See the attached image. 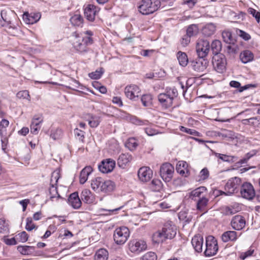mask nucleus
<instances>
[{"label": "nucleus", "instance_id": "1", "mask_svg": "<svg viewBox=\"0 0 260 260\" xmlns=\"http://www.w3.org/2000/svg\"><path fill=\"white\" fill-rule=\"evenodd\" d=\"M93 35L91 31L87 30L81 34V36L76 35L72 39L74 48L80 52L87 51V46L92 44L93 41L90 37Z\"/></svg>", "mask_w": 260, "mask_h": 260}, {"label": "nucleus", "instance_id": "2", "mask_svg": "<svg viewBox=\"0 0 260 260\" xmlns=\"http://www.w3.org/2000/svg\"><path fill=\"white\" fill-rule=\"evenodd\" d=\"M178 95V92L175 88H167L166 92L158 95V100L162 107L165 109L171 107L174 99Z\"/></svg>", "mask_w": 260, "mask_h": 260}, {"label": "nucleus", "instance_id": "3", "mask_svg": "<svg viewBox=\"0 0 260 260\" xmlns=\"http://www.w3.org/2000/svg\"><path fill=\"white\" fill-rule=\"evenodd\" d=\"M160 4L159 0H142L138 3V9L141 14L148 15L156 11Z\"/></svg>", "mask_w": 260, "mask_h": 260}, {"label": "nucleus", "instance_id": "4", "mask_svg": "<svg viewBox=\"0 0 260 260\" xmlns=\"http://www.w3.org/2000/svg\"><path fill=\"white\" fill-rule=\"evenodd\" d=\"M129 235V230L127 227L123 226L117 228L114 232V241L117 245H123L127 241Z\"/></svg>", "mask_w": 260, "mask_h": 260}, {"label": "nucleus", "instance_id": "5", "mask_svg": "<svg viewBox=\"0 0 260 260\" xmlns=\"http://www.w3.org/2000/svg\"><path fill=\"white\" fill-rule=\"evenodd\" d=\"M147 248L146 242L142 240L134 239L128 243V249L133 253L138 254L146 250Z\"/></svg>", "mask_w": 260, "mask_h": 260}, {"label": "nucleus", "instance_id": "6", "mask_svg": "<svg viewBox=\"0 0 260 260\" xmlns=\"http://www.w3.org/2000/svg\"><path fill=\"white\" fill-rule=\"evenodd\" d=\"M241 179L239 177L232 178L229 180L225 186V192L220 191V194L230 195L237 191V189L240 186Z\"/></svg>", "mask_w": 260, "mask_h": 260}, {"label": "nucleus", "instance_id": "7", "mask_svg": "<svg viewBox=\"0 0 260 260\" xmlns=\"http://www.w3.org/2000/svg\"><path fill=\"white\" fill-rule=\"evenodd\" d=\"M206 246L204 252L206 256H211L216 254L218 247L217 242L214 237L210 236L207 238Z\"/></svg>", "mask_w": 260, "mask_h": 260}, {"label": "nucleus", "instance_id": "8", "mask_svg": "<svg viewBox=\"0 0 260 260\" xmlns=\"http://www.w3.org/2000/svg\"><path fill=\"white\" fill-rule=\"evenodd\" d=\"M174 172V167L170 163H164L160 168V175L165 182L171 180Z\"/></svg>", "mask_w": 260, "mask_h": 260}, {"label": "nucleus", "instance_id": "9", "mask_svg": "<svg viewBox=\"0 0 260 260\" xmlns=\"http://www.w3.org/2000/svg\"><path fill=\"white\" fill-rule=\"evenodd\" d=\"M210 48L208 41L203 39L199 40L196 45V51L200 58L205 57L208 54Z\"/></svg>", "mask_w": 260, "mask_h": 260}, {"label": "nucleus", "instance_id": "10", "mask_svg": "<svg viewBox=\"0 0 260 260\" xmlns=\"http://www.w3.org/2000/svg\"><path fill=\"white\" fill-rule=\"evenodd\" d=\"M212 63L214 69L218 73H222L225 70L226 59L222 54L215 55L212 60Z\"/></svg>", "mask_w": 260, "mask_h": 260}, {"label": "nucleus", "instance_id": "11", "mask_svg": "<svg viewBox=\"0 0 260 260\" xmlns=\"http://www.w3.org/2000/svg\"><path fill=\"white\" fill-rule=\"evenodd\" d=\"M240 193L242 198L249 200L252 199L255 194L253 185L248 182H245L241 185Z\"/></svg>", "mask_w": 260, "mask_h": 260}, {"label": "nucleus", "instance_id": "12", "mask_svg": "<svg viewBox=\"0 0 260 260\" xmlns=\"http://www.w3.org/2000/svg\"><path fill=\"white\" fill-rule=\"evenodd\" d=\"M141 90L136 85H130L126 86L124 89L125 96L129 100L136 101L140 95Z\"/></svg>", "mask_w": 260, "mask_h": 260}, {"label": "nucleus", "instance_id": "13", "mask_svg": "<svg viewBox=\"0 0 260 260\" xmlns=\"http://www.w3.org/2000/svg\"><path fill=\"white\" fill-rule=\"evenodd\" d=\"M115 167V161L112 159L107 158L103 160L99 165V170L103 173L111 172Z\"/></svg>", "mask_w": 260, "mask_h": 260}, {"label": "nucleus", "instance_id": "14", "mask_svg": "<svg viewBox=\"0 0 260 260\" xmlns=\"http://www.w3.org/2000/svg\"><path fill=\"white\" fill-rule=\"evenodd\" d=\"M139 179L144 182L149 181L152 177L153 172L148 167H143L139 169L138 172Z\"/></svg>", "mask_w": 260, "mask_h": 260}, {"label": "nucleus", "instance_id": "15", "mask_svg": "<svg viewBox=\"0 0 260 260\" xmlns=\"http://www.w3.org/2000/svg\"><path fill=\"white\" fill-rule=\"evenodd\" d=\"M43 121V119L42 115H35L34 116L30 126V133L31 134L37 135L39 133Z\"/></svg>", "mask_w": 260, "mask_h": 260}, {"label": "nucleus", "instance_id": "16", "mask_svg": "<svg viewBox=\"0 0 260 260\" xmlns=\"http://www.w3.org/2000/svg\"><path fill=\"white\" fill-rule=\"evenodd\" d=\"M246 224L244 218L241 215H236L233 217L231 224L233 229L235 230H241L243 229Z\"/></svg>", "mask_w": 260, "mask_h": 260}, {"label": "nucleus", "instance_id": "17", "mask_svg": "<svg viewBox=\"0 0 260 260\" xmlns=\"http://www.w3.org/2000/svg\"><path fill=\"white\" fill-rule=\"evenodd\" d=\"M161 230L167 239H172L176 235L177 229L176 226L170 223L165 224Z\"/></svg>", "mask_w": 260, "mask_h": 260}, {"label": "nucleus", "instance_id": "18", "mask_svg": "<svg viewBox=\"0 0 260 260\" xmlns=\"http://www.w3.org/2000/svg\"><path fill=\"white\" fill-rule=\"evenodd\" d=\"M99 9L93 5H88L84 9V15L87 20L93 21Z\"/></svg>", "mask_w": 260, "mask_h": 260}, {"label": "nucleus", "instance_id": "19", "mask_svg": "<svg viewBox=\"0 0 260 260\" xmlns=\"http://www.w3.org/2000/svg\"><path fill=\"white\" fill-rule=\"evenodd\" d=\"M206 193V188L204 186H201L192 190L190 192L189 198L194 201H196L198 199L205 197Z\"/></svg>", "mask_w": 260, "mask_h": 260}, {"label": "nucleus", "instance_id": "20", "mask_svg": "<svg viewBox=\"0 0 260 260\" xmlns=\"http://www.w3.org/2000/svg\"><path fill=\"white\" fill-rule=\"evenodd\" d=\"M68 202L74 209H79L82 204L81 199L79 198L78 193L75 192L70 194L68 199Z\"/></svg>", "mask_w": 260, "mask_h": 260}, {"label": "nucleus", "instance_id": "21", "mask_svg": "<svg viewBox=\"0 0 260 260\" xmlns=\"http://www.w3.org/2000/svg\"><path fill=\"white\" fill-rule=\"evenodd\" d=\"M203 241V237L200 235H196L192 238L191 244L195 251L199 253L202 251Z\"/></svg>", "mask_w": 260, "mask_h": 260}, {"label": "nucleus", "instance_id": "22", "mask_svg": "<svg viewBox=\"0 0 260 260\" xmlns=\"http://www.w3.org/2000/svg\"><path fill=\"white\" fill-rule=\"evenodd\" d=\"M197 201V209L198 211L205 213L208 210L209 199L206 196L198 199Z\"/></svg>", "mask_w": 260, "mask_h": 260}, {"label": "nucleus", "instance_id": "23", "mask_svg": "<svg viewBox=\"0 0 260 260\" xmlns=\"http://www.w3.org/2000/svg\"><path fill=\"white\" fill-rule=\"evenodd\" d=\"M132 159V156L129 153H122L118 157L117 164L119 167L124 168Z\"/></svg>", "mask_w": 260, "mask_h": 260}, {"label": "nucleus", "instance_id": "24", "mask_svg": "<svg viewBox=\"0 0 260 260\" xmlns=\"http://www.w3.org/2000/svg\"><path fill=\"white\" fill-rule=\"evenodd\" d=\"M239 236L237 233L233 231H228L224 232L221 235V239L223 242L229 241L234 242L237 240Z\"/></svg>", "mask_w": 260, "mask_h": 260}, {"label": "nucleus", "instance_id": "25", "mask_svg": "<svg viewBox=\"0 0 260 260\" xmlns=\"http://www.w3.org/2000/svg\"><path fill=\"white\" fill-rule=\"evenodd\" d=\"M216 26L213 23L205 24L202 28V33L205 37H210L216 31Z\"/></svg>", "mask_w": 260, "mask_h": 260}, {"label": "nucleus", "instance_id": "26", "mask_svg": "<svg viewBox=\"0 0 260 260\" xmlns=\"http://www.w3.org/2000/svg\"><path fill=\"white\" fill-rule=\"evenodd\" d=\"M103 187L102 188V192L104 193H110L114 191L115 189V183L110 180H105L103 179Z\"/></svg>", "mask_w": 260, "mask_h": 260}, {"label": "nucleus", "instance_id": "27", "mask_svg": "<svg viewBox=\"0 0 260 260\" xmlns=\"http://www.w3.org/2000/svg\"><path fill=\"white\" fill-rule=\"evenodd\" d=\"M81 200L86 204H91L94 201V197L90 190L84 189L81 193Z\"/></svg>", "mask_w": 260, "mask_h": 260}, {"label": "nucleus", "instance_id": "28", "mask_svg": "<svg viewBox=\"0 0 260 260\" xmlns=\"http://www.w3.org/2000/svg\"><path fill=\"white\" fill-rule=\"evenodd\" d=\"M103 178L96 177L91 181V187L96 192H100L102 191Z\"/></svg>", "mask_w": 260, "mask_h": 260}, {"label": "nucleus", "instance_id": "29", "mask_svg": "<svg viewBox=\"0 0 260 260\" xmlns=\"http://www.w3.org/2000/svg\"><path fill=\"white\" fill-rule=\"evenodd\" d=\"M254 55L253 53L248 50L242 51L240 54V58L244 63H246L253 60Z\"/></svg>", "mask_w": 260, "mask_h": 260}, {"label": "nucleus", "instance_id": "30", "mask_svg": "<svg viewBox=\"0 0 260 260\" xmlns=\"http://www.w3.org/2000/svg\"><path fill=\"white\" fill-rule=\"evenodd\" d=\"M93 170L91 166H86L82 170L80 175V183L84 184L88 179L89 175L92 172Z\"/></svg>", "mask_w": 260, "mask_h": 260}, {"label": "nucleus", "instance_id": "31", "mask_svg": "<svg viewBox=\"0 0 260 260\" xmlns=\"http://www.w3.org/2000/svg\"><path fill=\"white\" fill-rule=\"evenodd\" d=\"M188 164L184 161H179L176 165V171L182 176H186L188 173Z\"/></svg>", "mask_w": 260, "mask_h": 260}, {"label": "nucleus", "instance_id": "32", "mask_svg": "<svg viewBox=\"0 0 260 260\" xmlns=\"http://www.w3.org/2000/svg\"><path fill=\"white\" fill-rule=\"evenodd\" d=\"M108 251L104 248L99 249L94 256V260H108Z\"/></svg>", "mask_w": 260, "mask_h": 260}, {"label": "nucleus", "instance_id": "33", "mask_svg": "<svg viewBox=\"0 0 260 260\" xmlns=\"http://www.w3.org/2000/svg\"><path fill=\"white\" fill-rule=\"evenodd\" d=\"M167 239L162 230L156 232L152 236V240L156 243H162Z\"/></svg>", "mask_w": 260, "mask_h": 260}, {"label": "nucleus", "instance_id": "34", "mask_svg": "<svg viewBox=\"0 0 260 260\" xmlns=\"http://www.w3.org/2000/svg\"><path fill=\"white\" fill-rule=\"evenodd\" d=\"M241 210V206L238 203H234L225 208L224 211L226 214H234Z\"/></svg>", "mask_w": 260, "mask_h": 260}, {"label": "nucleus", "instance_id": "35", "mask_svg": "<svg viewBox=\"0 0 260 260\" xmlns=\"http://www.w3.org/2000/svg\"><path fill=\"white\" fill-rule=\"evenodd\" d=\"M88 124L91 127H96L101 122L100 117L98 116L93 115L92 114H88Z\"/></svg>", "mask_w": 260, "mask_h": 260}, {"label": "nucleus", "instance_id": "36", "mask_svg": "<svg viewBox=\"0 0 260 260\" xmlns=\"http://www.w3.org/2000/svg\"><path fill=\"white\" fill-rule=\"evenodd\" d=\"M210 47L213 54L215 55H219V53L221 51L222 48L221 43L219 40H215L211 43Z\"/></svg>", "mask_w": 260, "mask_h": 260}, {"label": "nucleus", "instance_id": "37", "mask_svg": "<svg viewBox=\"0 0 260 260\" xmlns=\"http://www.w3.org/2000/svg\"><path fill=\"white\" fill-rule=\"evenodd\" d=\"M215 155L223 161L234 162L237 160V157L235 156L228 155L219 153H215Z\"/></svg>", "mask_w": 260, "mask_h": 260}, {"label": "nucleus", "instance_id": "38", "mask_svg": "<svg viewBox=\"0 0 260 260\" xmlns=\"http://www.w3.org/2000/svg\"><path fill=\"white\" fill-rule=\"evenodd\" d=\"M177 59L180 66L182 67L187 66L188 59L185 53L179 51L177 53Z\"/></svg>", "mask_w": 260, "mask_h": 260}, {"label": "nucleus", "instance_id": "39", "mask_svg": "<svg viewBox=\"0 0 260 260\" xmlns=\"http://www.w3.org/2000/svg\"><path fill=\"white\" fill-rule=\"evenodd\" d=\"M260 122V117H254L248 119H245L242 120V124L244 125H249L256 126L259 124Z\"/></svg>", "mask_w": 260, "mask_h": 260}, {"label": "nucleus", "instance_id": "40", "mask_svg": "<svg viewBox=\"0 0 260 260\" xmlns=\"http://www.w3.org/2000/svg\"><path fill=\"white\" fill-rule=\"evenodd\" d=\"M199 32L198 26L197 24L190 25L186 30V35L189 37L194 36Z\"/></svg>", "mask_w": 260, "mask_h": 260}, {"label": "nucleus", "instance_id": "41", "mask_svg": "<svg viewBox=\"0 0 260 260\" xmlns=\"http://www.w3.org/2000/svg\"><path fill=\"white\" fill-rule=\"evenodd\" d=\"M9 232V224L8 221L3 218L0 219V233L7 234Z\"/></svg>", "mask_w": 260, "mask_h": 260}, {"label": "nucleus", "instance_id": "42", "mask_svg": "<svg viewBox=\"0 0 260 260\" xmlns=\"http://www.w3.org/2000/svg\"><path fill=\"white\" fill-rule=\"evenodd\" d=\"M70 22L75 26H80L83 23V18L80 15L75 14L70 18Z\"/></svg>", "mask_w": 260, "mask_h": 260}, {"label": "nucleus", "instance_id": "43", "mask_svg": "<svg viewBox=\"0 0 260 260\" xmlns=\"http://www.w3.org/2000/svg\"><path fill=\"white\" fill-rule=\"evenodd\" d=\"M9 124V121L5 119H2L0 122V135L1 137L6 136V128Z\"/></svg>", "mask_w": 260, "mask_h": 260}, {"label": "nucleus", "instance_id": "44", "mask_svg": "<svg viewBox=\"0 0 260 260\" xmlns=\"http://www.w3.org/2000/svg\"><path fill=\"white\" fill-rule=\"evenodd\" d=\"M125 145L129 150L132 151L138 146V143L135 138H131L127 140Z\"/></svg>", "mask_w": 260, "mask_h": 260}, {"label": "nucleus", "instance_id": "45", "mask_svg": "<svg viewBox=\"0 0 260 260\" xmlns=\"http://www.w3.org/2000/svg\"><path fill=\"white\" fill-rule=\"evenodd\" d=\"M49 192L50 194V199L52 200L53 199L57 198H60V195L58 193L57 186L54 184H50L49 188Z\"/></svg>", "mask_w": 260, "mask_h": 260}, {"label": "nucleus", "instance_id": "46", "mask_svg": "<svg viewBox=\"0 0 260 260\" xmlns=\"http://www.w3.org/2000/svg\"><path fill=\"white\" fill-rule=\"evenodd\" d=\"M230 85L231 87L239 88V92H242L244 90L248 89L249 87V85H246L244 86L241 87V84L240 82L236 81H231L230 83Z\"/></svg>", "mask_w": 260, "mask_h": 260}, {"label": "nucleus", "instance_id": "47", "mask_svg": "<svg viewBox=\"0 0 260 260\" xmlns=\"http://www.w3.org/2000/svg\"><path fill=\"white\" fill-rule=\"evenodd\" d=\"M60 177V171L57 170L54 171L52 173L50 179V184H54L55 185H57V183Z\"/></svg>", "mask_w": 260, "mask_h": 260}, {"label": "nucleus", "instance_id": "48", "mask_svg": "<svg viewBox=\"0 0 260 260\" xmlns=\"http://www.w3.org/2000/svg\"><path fill=\"white\" fill-rule=\"evenodd\" d=\"M104 73L103 69L101 68L100 70H96L94 72L89 73V77L92 79H100Z\"/></svg>", "mask_w": 260, "mask_h": 260}, {"label": "nucleus", "instance_id": "49", "mask_svg": "<svg viewBox=\"0 0 260 260\" xmlns=\"http://www.w3.org/2000/svg\"><path fill=\"white\" fill-rule=\"evenodd\" d=\"M152 96L150 94L143 95L141 98V102L143 105L146 107L151 104Z\"/></svg>", "mask_w": 260, "mask_h": 260}, {"label": "nucleus", "instance_id": "50", "mask_svg": "<svg viewBox=\"0 0 260 260\" xmlns=\"http://www.w3.org/2000/svg\"><path fill=\"white\" fill-rule=\"evenodd\" d=\"M16 239L19 242L24 243L25 242L28 238L27 234L25 232L23 231L16 236Z\"/></svg>", "mask_w": 260, "mask_h": 260}, {"label": "nucleus", "instance_id": "51", "mask_svg": "<svg viewBox=\"0 0 260 260\" xmlns=\"http://www.w3.org/2000/svg\"><path fill=\"white\" fill-rule=\"evenodd\" d=\"M152 185L154 187L153 189L155 191H158L162 188V184L159 179H154L152 181Z\"/></svg>", "mask_w": 260, "mask_h": 260}, {"label": "nucleus", "instance_id": "52", "mask_svg": "<svg viewBox=\"0 0 260 260\" xmlns=\"http://www.w3.org/2000/svg\"><path fill=\"white\" fill-rule=\"evenodd\" d=\"M157 256L153 252H148L145 254L142 257L141 260H156Z\"/></svg>", "mask_w": 260, "mask_h": 260}, {"label": "nucleus", "instance_id": "53", "mask_svg": "<svg viewBox=\"0 0 260 260\" xmlns=\"http://www.w3.org/2000/svg\"><path fill=\"white\" fill-rule=\"evenodd\" d=\"M74 133L75 136L76 137L77 139H78L80 141L83 142L84 139V134L85 132L79 129L78 128H76L74 129Z\"/></svg>", "mask_w": 260, "mask_h": 260}, {"label": "nucleus", "instance_id": "54", "mask_svg": "<svg viewBox=\"0 0 260 260\" xmlns=\"http://www.w3.org/2000/svg\"><path fill=\"white\" fill-rule=\"evenodd\" d=\"M222 36L223 41L229 44H231L232 41V34L231 32L228 31H224L222 34Z\"/></svg>", "mask_w": 260, "mask_h": 260}, {"label": "nucleus", "instance_id": "55", "mask_svg": "<svg viewBox=\"0 0 260 260\" xmlns=\"http://www.w3.org/2000/svg\"><path fill=\"white\" fill-rule=\"evenodd\" d=\"M26 17H28V16H26ZM40 17L41 15L39 14H35L34 16L30 15L27 18L28 20H26V22L29 24H33L37 22L40 19Z\"/></svg>", "mask_w": 260, "mask_h": 260}, {"label": "nucleus", "instance_id": "56", "mask_svg": "<svg viewBox=\"0 0 260 260\" xmlns=\"http://www.w3.org/2000/svg\"><path fill=\"white\" fill-rule=\"evenodd\" d=\"M248 12L252 15L253 17H254L256 21L259 23L260 21V12L256 11V10H255L253 8H249L248 9Z\"/></svg>", "mask_w": 260, "mask_h": 260}, {"label": "nucleus", "instance_id": "57", "mask_svg": "<svg viewBox=\"0 0 260 260\" xmlns=\"http://www.w3.org/2000/svg\"><path fill=\"white\" fill-rule=\"evenodd\" d=\"M61 134V130L60 129L57 128L54 130L51 131L50 137L53 140H55L59 138Z\"/></svg>", "mask_w": 260, "mask_h": 260}, {"label": "nucleus", "instance_id": "58", "mask_svg": "<svg viewBox=\"0 0 260 260\" xmlns=\"http://www.w3.org/2000/svg\"><path fill=\"white\" fill-rule=\"evenodd\" d=\"M17 97L19 99H29L30 96L27 90H22L17 93Z\"/></svg>", "mask_w": 260, "mask_h": 260}, {"label": "nucleus", "instance_id": "59", "mask_svg": "<svg viewBox=\"0 0 260 260\" xmlns=\"http://www.w3.org/2000/svg\"><path fill=\"white\" fill-rule=\"evenodd\" d=\"M36 227L35 225L32 223V221L31 218H27L26 219V224L25 226V229L28 231H30L33 229H35Z\"/></svg>", "mask_w": 260, "mask_h": 260}, {"label": "nucleus", "instance_id": "60", "mask_svg": "<svg viewBox=\"0 0 260 260\" xmlns=\"http://www.w3.org/2000/svg\"><path fill=\"white\" fill-rule=\"evenodd\" d=\"M209 171L206 168L203 169L200 171V178H201V179H202L203 180H205V179H206L207 178H208L209 177Z\"/></svg>", "mask_w": 260, "mask_h": 260}, {"label": "nucleus", "instance_id": "61", "mask_svg": "<svg viewBox=\"0 0 260 260\" xmlns=\"http://www.w3.org/2000/svg\"><path fill=\"white\" fill-rule=\"evenodd\" d=\"M30 248L29 246H19L17 248L18 250L22 254H27L28 250Z\"/></svg>", "mask_w": 260, "mask_h": 260}, {"label": "nucleus", "instance_id": "62", "mask_svg": "<svg viewBox=\"0 0 260 260\" xmlns=\"http://www.w3.org/2000/svg\"><path fill=\"white\" fill-rule=\"evenodd\" d=\"M1 142H2V149L5 152H6V150L7 148V144L8 143V139L6 136L1 137Z\"/></svg>", "mask_w": 260, "mask_h": 260}, {"label": "nucleus", "instance_id": "63", "mask_svg": "<svg viewBox=\"0 0 260 260\" xmlns=\"http://www.w3.org/2000/svg\"><path fill=\"white\" fill-rule=\"evenodd\" d=\"M4 242L8 245H14L17 244L16 240L15 238H12L10 239L4 238Z\"/></svg>", "mask_w": 260, "mask_h": 260}, {"label": "nucleus", "instance_id": "64", "mask_svg": "<svg viewBox=\"0 0 260 260\" xmlns=\"http://www.w3.org/2000/svg\"><path fill=\"white\" fill-rule=\"evenodd\" d=\"M112 102L119 107H122L123 106V103L120 97L114 96L112 99Z\"/></svg>", "mask_w": 260, "mask_h": 260}]
</instances>
